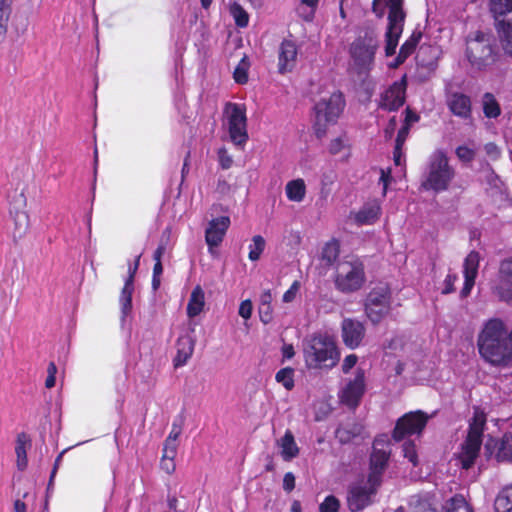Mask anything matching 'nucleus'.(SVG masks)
Instances as JSON below:
<instances>
[{"label": "nucleus", "instance_id": "obj_42", "mask_svg": "<svg viewBox=\"0 0 512 512\" xmlns=\"http://www.w3.org/2000/svg\"><path fill=\"white\" fill-rule=\"evenodd\" d=\"M404 457L407 458L413 466L418 464V456L415 448V444L412 441H407L403 444Z\"/></svg>", "mask_w": 512, "mask_h": 512}, {"label": "nucleus", "instance_id": "obj_38", "mask_svg": "<svg viewBox=\"0 0 512 512\" xmlns=\"http://www.w3.org/2000/svg\"><path fill=\"white\" fill-rule=\"evenodd\" d=\"M231 14L235 19L238 27H246L249 22L248 13L237 3H234L230 8Z\"/></svg>", "mask_w": 512, "mask_h": 512}, {"label": "nucleus", "instance_id": "obj_51", "mask_svg": "<svg viewBox=\"0 0 512 512\" xmlns=\"http://www.w3.org/2000/svg\"><path fill=\"white\" fill-rule=\"evenodd\" d=\"M219 155V162L223 169H228L232 165V158L227 154V151L225 148H221L218 151Z\"/></svg>", "mask_w": 512, "mask_h": 512}, {"label": "nucleus", "instance_id": "obj_54", "mask_svg": "<svg viewBox=\"0 0 512 512\" xmlns=\"http://www.w3.org/2000/svg\"><path fill=\"white\" fill-rule=\"evenodd\" d=\"M299 289V283L296 281L292 284V286L284 293L283 301L285 303H289L294 300L296 293Z\"/></svg>", "mask_w": 512, "mask_h": 512}, {"label": "nucleus", "instance_id": "obj_26", "mask_svg": "<svg viewBox=\"0 0 512 512\" xmlns=\"http://www.w3.org/2000/svg\"><path fill=\"white\" fill-rule=\"evenodd\" d=\"M204 299H205L204 291L202 290V288L199 285H197L193 289V291L190 295L188 305H187V315L190 318H193L202 312L204 304H205Z\"/></svg>", "mask_w": 512, "mask_h": 512}, {"label": "nucleus", "instance_id": "obj_30", "mask_svg": "<svg viewBox=\"0 0 512 512\" xmlns=\"http://www.w3.org/2000/svg\"><path fill=\"white\" fill-rule=\"evenodd\" d=\"M29 441V437L25 433L18 434L15 452L19 470H24L27 466L26 446L29 444Z\"/></svg>", "mask_w": 512, "mask_h": 512}, {"label": "nucleus", "instance_id": "obj_13", "mask_svg": "<svg viewBox=\"0 0 512 512\" xmlns=\"http://www.w3.org/2000/svg\"><path fill=\"white\" fill-rule=\"evenodd\" d=\"M388 442L385 439L377 438L373 443V452L370 456V473L368 482L374 485H381L382 474L385 471L391 454L390 450L385 449Z\"/></svg>", "mask_w": 512, "mask_h": 512}, {"label": "nucleus", "instance_id": "obj_62", "mask_svg": "<svg viewBox=\"0 0 512 512\" xmlns=\"http://www.w3.org/2000/svg\"><path fill=\"white\" fill-rule=\"evenodd\" d=\"M181 431H182L181 426L173 424L172 430H171L169 436L167 437V440L176 442L178 437L181 434Z\"/></svg>", "mask_w": 512, "mask_h": 512}, {"label": "nucleus", "instance_id": "obj_35", "mask_svg": "<svg viewBox=\"0 0 512 512\" xmlns=\"http://www.w3.org/2000/svg\"><path fill=\"white\" fill-rule=\"evenodd\" d=\"M379 208L377 206L364 207L356 214V221L360 224H369L378 218Z\"/></svg>", "mask_w": 512, "mask_h": 512}, {"label": "nucleus", "instance_id": "obj_16", "mask_svg": "<svg viewBox=\"0 0 512 512\" xmlns=\"http://www.w3.org/2000/svg\"><path fill=\"white\" fill-rule=\"evenodd\" d=\"M365 391V375L362 369H357L356 376L350 380L340 394V400L350 408H356Z\"/></svg>", "mask_w": 512, "mask_h": 512}, {"label": "nucleus", "instance_id": "obj_61", "mask_svg": "<svg viewBox=\"0 0 512 512\" xmlns=\"http://www.w3.org/2000/svg\"><path fill=\"white\" fill-rule=\"evenodd\" d=\"M140 257H141V254L137 256V258L134 261V264L130 265L128 268V277H131V281H134L135 274L139 267Z\"/></svg>", "mask_w": 512, "mask_h": 512}, {"label": "nucleus", "instance_id": "obj_7", "mask_svg": "<svg viewBox=\"0 0 512 512\" xmlns=\"http://www.w3.org/2000/svg\"><path fill=\"white\" fill-rule=\"evenodd\" d=\"M505 53L512 57V0H490Z\"/></svg>", "mask_w": 512, "mask_h": 512}, {"label": "nucleus", "instance_id": "obj_59", "mask_svg": "<svg viewBox=\"0 0 512 512\" xmlns=\"http://www.w3.org/2000/svg\"><path fill=\"white\" fill-rule=\"evenodd\" d=\"M342 148H343L342 140L340 138H336L331 141L330 146H329V151L331 154H337L341 151Z\"/></svg>", "mask_w": 512, "mask_h": 512}, {"label": "nucleus", "instance_id": "obj_43", "mask_svg": "<svg viewBox=\"0 0 512 512\" xmlns=\"http://www.w3.org/2000/svg\"><path fill=\"white\" fill-rule=\"evenodd\" d=\"M14 0H0V22H9Z\"/></svg>", "mask_w": 512, "mask_h": 512}, {"label": "nucleus", "instance_id": "obj_5", "mask_svg": "<svg viewBox=\"0 0 512 512\" xmlns=\"http://www.w3.org/2000/svg\"><path fill=\"white\" fill-rule=\"evenodd\" d=\"M485 422V414L476 411L470 422L466 440L461 445V451L457 455V460L463 469L471 468L478 457Z\"/></svg>", "mask_w": 512, "mask_h": 512}, {"label": "nucleus", "instance_id": "obj_55", "mask_svg": "<svg viewBox=\"0 0 512 512\" xmlns=\"http://www.w3.org/2000/svg\"><path fill=\"white\" fill-rule=\"evenodd\" d=\"M357 356L354 354L348 355L345 357L343 364H342V370L344 373H348L350 369H352L355 364L357 363Z\"/></svg>", "mask_w": 512, "mask_h": 512}, {"label": "nucleus", "instance_id": "obj_57", "mask_svg": "<svg viewBox=\"0 0 512 512\" xmlns=\"http://www.w3.org/2000/svg\"><path fill=\"white\" fill-rule=\"evenodd\" d=\"M456 279V275H447L446 279L444 280L445 287L442 291L443 294H449L454 291V282L456 281Z\"/></svg>", "mask_w": 512, "mask_h": 512}, {"label": "nucleus", "instance_id": "obj_28", "mask_svg": "<svg viewBox=\"0 0 512 512\" xmlns=\"http://www.w3.org/2000/svg\"><path fill=\"white\" fill-rule=\"evenodd\" d=\"M422 38L421 31H414L410 38L400 47L399 54L396 58L398 64L403 63L415 50L417 44Z\"/></svg>", "mask_w": 512, "mask_h": 512}, {"label": "nucleus", "instance_id": "obj_39", "mask_svg": "<svg viewBox=\"0 0 512 512\" xmlns=\"http://www.w3.org/2000/svg\"><path fill=\"white\" fill-rule=\"evenodd\" d=\"M249 63L247 61V57L245 56L238 66L234 70V79L238 84H245L248 81V70Z\"/></svg>", "mask_w": 512, "mask_h": 512}, {"label": "nucleus", "instance_id": "obj_36", "mask_svg": "<svg viewBox=\"0 0 512 512\" xmlns=\"http://www.w3.org/2000/svg\"><path fill=\"white\" fill-rule=\"evenodd\" d=\"M294 370L290 367L283 368L276 373V381L281 383L287 390L294 387L293 379Z\"/></svg>", "mask_w": 512, "mask_h": 512}, {"label": "nucleus", "instance_id": "obj_12", "mask_svg": "<svg viewBox=\"0 0 512 512\" xmlns=\"http://www.w3.org/2000/svg\"><path fill=\"white\" fill-rule=\"evenodd\" d=\"M225 113L228 118V129L231 140L236 145L244 144L248 139L245 109L238 104L227 103Z\"/></svg>", "mask_w": 512, "mask_h": 512}, {"label": "nucleus", "instance_id": "obj_8", "mask_svg": "<svg viewBox=\"0 0 512 512\" xmlns=\"http://www.w3.org/2000/svg\"><path fill=\"white\" fill-rule=\"evenodd\" d=\"M365 282L363 264L360 262H343L337 267L335 286L342 293H352L361 289Z\"/></svg>", "mask_w": 512, "mask_h": 512}, {"label": "nucleus", "instance_id": "obj_40", "mask_svg": "<svg viewBox=\"0 0 512 512\" xmlns=\"http://www.w3.org/2000/svg\"><path fill=\"white\" fill-rule=\"evenodd\" d=\"M339 508V500L335 496L329 495L319 505V512H338Z\"/></svg>", "mask_w": 512, "mask_h": 512}, {"label": "nucleus", "instance_id": "obj_45", "mask_svg": "<svg viewBox=\"0 0 512 512\" xmlns=\"http://www.w3.org/2000/svg\"><path fill=\"white\" fill-rule=\"evenodd\" d=\"M456 155L459 160L468 163L473 161L475 158V151L467 146H459L456 149Z\"/></svg>", "mask_w": 512, "mask_h": 512}, {"label": "nucleus", "instance_id": "obj_49", "mask_svg": "<svg viewBox=\"0 0 512 512\" xmlns=\"http://www.w3.org/2000/svg\"><path fill=\"white\" fill-rule=\"evenodd\" d=\"M177 453V443L170 440H165L163 457L175 458Z\"/></svg>", "mask_w": 512, "mask_h": 512}, {"label": "nucleus", "instance_id": "obj_6", "mask_svg": "<svg viewBox=\"0 0 512 512\" xmlns=\"http://www.w3.org/2000/svg\"><path fill=\"white\" fill-rule=\"evenodd\" d=\"M344 105L343 95L340 92H334L328 98H322L315 104L314 130L317 138L321 139L325 136L327 125L336 121Z\"/></svg>", "mask_w": 512, "mask_h": 512}, {"label": "nucleus", "instance_id": "obj_4", "mask_svg": "<svg viewBox=\"0 0 512 512\" xmlns=\"http://www.w3.org/2000/svg\"><path fill=\"white\" fill-rule=\"evenodd\" d=\"M455 177V170L449 164L446 153L436 150L430 157L426 179L421 183L424 190L445 191Z\"/></svg>", "mask_w": 512, "mask_h": 512}, {"label": "nucleus", "instance_id": "obj_32", "mask_svg": "<svg viewBox=\"0 0 512 512\" xmlns=\"http://www.w3.org/2000/svg\"><path fill=\"white\" fill-rule=\"evenodd\" d=\"M480 255L476 251H471L464 262V277L476 279L479 267Z\"/></svg>", "mask_w": 512, "mask_h": 512}, {"label": "nucleus", "instance_id": "obj_52", "mask_svg": "<svg viewBox=\"0 0 512 512\" xmlns=\"http://www.w3.org/2000/svg\"><path fill=\"white\" fill-rule=\"evenodd\" d=\"M252 314V302L250 300H245L241 302L239 307V315L244 319H249Z\"/></svg>", "mask_w": 512, "mask_h": 512}, {"label": "nucleus", "instance_id": "obj_23", "mask_svg": "<svg viewBox=\"0 0 512 512\" xmlns=\"http://www.w3.org/2000/svg\"><path fill=\"white\" fill-rule=\"evenodd\" d=\"M195 346V340L189 336H181L177 340V355L174 359V366L180 367L183 366L188 359L192 356Z\"/></svg>", "mask_w": 512, "mask_h": 512}, {"label": "nucleus", "instance_id": "obj_18", "mask_svg": "<svg viewBox=\"0 0 512 512\" xmlns=\"http://www.w3.org/2000/svg\"><path fill=\"white\" fill-rule=\"evenodd\" d=\"M229 226L230 218L228 216L214 218L209 222L205 231V241L210 251L213 247L221 244Z\"/></svg>", "mask_w": 512, "mask_h": 512}, {"label": "nucleus", "instance_id": "obj_64", "mask_svg": "<svg viewBox=\"0 0 512 512\" xmlns=\"http://www.w3.org/2000/svg\"><path fill=\"white\" fill-rule=\"evenodd\" d=\"M282 354L284 358H292L295 354L293 346L291 344H285L282 348Z\"/></svg>", "mask_w": 512, "mask_h": 512}, {"label": "nucleus", "instance_id": "obj_19", "mask_svg": "<svg viewBox=\"0 0 512 512\" xmlns=\"http://www.w3.org/2000/svg\"><path fill=\"white\" fill-rule=\"evenodd\" d=\"M485 454L488 456L495 453V458L500 461H512V435L505 434L501 440L488 439L485 446Z\"/></svg>", "mask_w": 512, "mask_h": 512}, {"label": "nucleus", "instance_id": "obj_1", "mask_svg": "<svg viewBox=\"0 0 512 512\" xmlns=\"http://www.w3.org/2000/svg\"><path fill=\"white\" fill-rule=\"evenodd\" d=\"M481 357L496 367H507L512 363V329L509 331L500 318L485 322L477 338Z\"/></svg>", "mask_w": 512, "mask_h": 512}, {"label": "nucleus", "instance_id": "obj_3", "mask_svg": "<svg viewBox=\"0 0 512 512\" xmlns=\"http://www.w3.org/2000/svg\"><path fill=\"white\" fill-rule=\"evenodd\" d=\"M306 366L310 369L332 368L339 361V352L332 337L315 334L303 340Z\"/></svg>", "mask_w": 512, "mask_h": 512}, {"label": "nucleus", "instance_id": "obj_63", "mask_svg": "<svg viewBox=\"0 0 512 512\" xmlns=\"http://www.w3.org/2000/svg\"><path fill=\"white\" fill-rule=\"evenodd\" d=\"M405 123L404 125H408L410 127L411 123L417 122L419 116L413 113L409 108L406 109Z\"/></svg>", "mask_w": 512, "mask_h": 512}, {"label": "nucleus", "instance_id": "obj_11", "mask_svg": "<svg viewBox=\"0 0 512 512\" xmlns=\"http://www.w3.org/2000/svg\"><path fill=\"white\" fill-rule=\"evenodd\" d=\"M378 43L372 34H366L363 38L356 39L350 46V55L359 69L366 70L374 60Z\"/></svg>", "mask_w": 512, "mask_h": 512}, {"label": "nucleus", "instance_id": "obj_44", "mask_svg": "<svg viewBox=\"0 0 512 512\" xmlns=\"http://www.w3.org/2000/svg\"><path fill=\"white\" fill-rule=\"evenodd\" d=\"M512 502L505 494H500L495 500L494 508L496 512H508Z\"/></svg>", "mask_w": 512, "mask_h": 512}, {"label": "nucleus", "instance_id": "obj_53", "mask_svg": "<svg viewBox=\"0 0 512 512\" xmlns=\"http://www.w3.org/2000/svg\"><path fill=\"white\" fill-rule=\"evenodd\" d=\"M295 488V476L292 472H287L283 478V489L291 492Z\"/></svg>", "mask_w": 512, "mask_h": 512}, {"label": "nucleus", "instance_id": "obj_22", "mask_svg": "<svg viewBox=\"0 0 512 512\" xmlns=\"http://www.w3.org/2000/svg\"><path fill=\"white\" fill-rule=\"evenodd\" d=\"M296 57L297 47L295 43L290 40H284L279 47V73L285 74L292 71L296 63Z\"/></svg>", "mask_w": 512, "mask_h": 512}, {"label": "nucleus", "instance_id": "obj_24", "mask_svg": "<svg viewBox=\"0 0 512 512\" xmlns=\"http://www.w3.org/2000/svg\"><path fill=\"white\" fill-rule=\"evenodd\" d=\"M363 431V425L356 421L341 423L335 431L336 438L342 444L349 443Z\"/></svg>", "mask_w": 512, "mask_h": 512}, {"label": "nucleus", "instance_id": "obj_56", "mask_svg": "<svg viewBox=\"0 0 512 512\" xmlns=\"http://www.w3.org/2000/svg\"><path fill=\"white\" fill-rule=\"evenodd\" d=\"M161 467L168 474H172L175 471L176 465L174 463V458L163 457L161 461Z\"/></svg>", "mask_w": 512, "mask_h": 512}, {"label": "nucleus", "instance_id": "obj_15", "mask_svg": "<svg viewBox=\"0 0 512 512\" xmlns=\"http://www.w3.org/2000/svg\"><path fill=\"white\" fill-rule=\"evenodd\" d=\"M428 421V416L422 411L409 412L400 417L393 430V438L402 440L405 436L420 433Z\"/></svg>", "mask_w": 512, "mask_h": 512}, {"label": "nucleus", "instance_id": "obj_17", "mask_svg": "<svg viewBox=\"0 0 512 512\" xmlns=\"http://www.w3.org/2000/svg\"><path fill=\"white\" fill-rule=\"evenodd\" d=\"M405 91V79L395 82L382 94L380 107L389 111L397 110L405 102Z\"/></svg>", "mask_w": 512, "mask_h": 512}, {"label": "nucleus", "instance_id": "obj_37", "mask_svg": "<svg viewBox=\"0 0 512 512\" xmlns=\"http://www.w3.org/2000/svg\"><path fill=\"white\" fill-rule=\"evenodd\" d=\"M253 244L250 245V251H249V259L251 261H257L262 252L264 251L266 242L265 239L261 235H255L252 238Z\"/></svg>", "mask_w": 512, "mask_h": 512}, {"label": "nucleus", "instance_id": "obj_58", "mask_svg": "<svg viewBox=\"0 0 512 512\" xmlns=\"http://www.w3.org/2000/svg\"><path fill=\"white\" fill-rule=\"evenodd\" d=\"M475 284V279L472 277H465L464 286L460 292L461 297H467Z\"/></svg>", "mask_w": 512, "mask_h": 512}, {"label": "nucleus", "instance_id": "obj_33", "mask_svg": "<svg viewBox=\"0 0 512 512\" xmlns=\"http://www.w3.org/2000/svg\"><path fill=\"white\" fill-rule=\"evenodd\" d=\"M340 247L336 240H332L325 244L322 249L321 258L328 266L332 265L339 256Z\"/></svg>", "mask_w": 512, "mask_h": 512}, {"label": "nucleus", "instance_id": "obj_47", "mask_svg": "<svg viewBox=\"0 0 512 512\" xmlns=\"http://www.w3.org/2000/svg\"><path fill=\"white\" fill-rule=\"evenodd\" d=\"M166 236V241H163V239L161 240V243L159 244L158 248L155 250L154 252V255H153V258L155 260V262L157 261H161V257L163 256V254L165 253V250H166V244L169 240V237H170V229H166L164 232H163V238Z\"/></svg>", "mask_w": 512, "mask_h": 512}, {"label": "nucleus", "instance_id": "obj_2", "mask_svg": "<svg viewBox=\"0 0 512 512\" xmlns=\"http://www.w3.org/2000/svg\"><path fill=\"white\" fill-rule=\"evenodd\" d=\"M465 55L472 69L477 71L489 70L501 58L494 35L482 31L468 36Z\"/></svg>", "mask_w": 512, "mask_h": 512}, {"label": "nucleus", "instance_id": "obj_20", "mask_svg": "<svg viewBox=\"0 0 512 512\" xmlns=\"http://www.w3.org/2000/svg\"><path fill=\"white\" fill-rule=\"evenodd\" d=\"M341 328L345 345L351 349L358 347L365 335L364 325L357 320L346 318L342 321Z\"/></svg>", "mask_w": 512, "mask_h": 512}, {"label": "nucleus", "instance_id": "obj_14", "mask_svg": "<svg viewBox=\"0 0 512 512\" xmlns=\"http://www.w3.org/2000/svg\"><path fill=\"white\" fill-rule=\"evenodd\" d=\"M491 291L499 301L512 306V257L500 262L497 283L491 287Z\"/></svg>", "mask_w": 512, "mask_h": 512}, {"label": "nucleus", "instance_id": "obj_48", "mask_svg": "<svg viewBox=\"0 0 512 512\" xmlns=\"http://www.w3.org/2000/svg\"><path fill=\"white\" fill-rule=\"evenodd\" d=\"M259 316L264 324H268L272 320V307L271 305L259 304Z\"/></svg>", "mask_w": 512, "mask_h": 512}, {"label": "nucleus", "instance_id": "obj_34", "mask_svg": "<svg viewBox=\"0 0 512 512\" xmlns=\"http://www.w3.org/2000/svg\"><path fill=\"white\" fill-rule=\"evenodd\" d=\"M445 509L447 512H473L463 496L460 495L450 498L446 502Z\"/></svg>", "mask_w": 512, "mask_h": 512}, {"label": "nucleus", "instance_id": "obj_50", "mask_svg": "<svg viewBox=\"0 0 512 512\" xmlns=\"http://www.w3.org/2000/svg\"><path fill=\"white\" fill-rule=\"evenodd\" d=\"M410 127L408 125H403L401 129L398 131L397 138H396V152L398 150H401V147L403 146L408 133H409Z\"/></svg>", "mask_w": 512, "mask_h": 512}, {"label": "nucleus", "instance_id": "obj_29", "mask_svg": "<svg viewBox=\"0 0 512 512\" xmlns=\"http://www.w3.org/2000/svg\"><path fill=\"white\" fill-rule=\"evenodd\" d=\"M306 193V186L303 179L292 180L286 185V194L289 200L300 202Z\"/></svg>", "mask_w": 512, "mask_h": 512}, {"label": "nucleus", "instance_id": "obj_9", "mask_svg": "<svg viewBox=\"0 0 512 512\" xmlns=\"http://www.w3.org/2000/svg\"><path fill=\"white\" fill-rule=\"evenodd\" d=\"M391 292L387 285L371 289L365 301V313L373 324H378L390 310Z\"/></svg>", "mask_w": 512, "mask_h": 512}, {"label": "nucleus", "instance_id": "obj_31", "mask_svg": "<svg viewBox=\"0 0 512 512\" xmlns=\"http://www.w3.org/2000/svg\"><path fill=\"white\" fill-rule=\"evenodd\" d=\"M482 106L484 115L487 118H496L500 115L501 109L499 103L492 93H485L482 97Z\"/></svg>", "mask_w": 512, "mask_h": 512}, {"label": "nucleus", "instance_id": "obj_27", "mask_svg": "<svg viewBox=\"0 0 512 512\" xmlns=\"http://www.w3.org/2000/svg\"><path fill=\"white\" fill-rule=\"evenodd\" d=\"M134 292V281H131V277H127L125 280L124 287L121 291L120 303L123 317L130 314L132 310V294Z\"/></svg>", "mask_w": 512, "mask_h": 512}, {"label": "nucleus", "instance_id": "obj_46", "mask_svg": "<svg viewBox=\"0 0 512 512\" xmlns=\"http://www.w3.org/2000/svg\"><path fill=\"white\" fill-rule=\"evenodd\" d=\"M315 8L306 6V4H303L300 2L299 6L297 7V13L298 15L305 21L310 22L313 20L315 15Z\"/></svg>", "mask_w": 512, "mask_h": 512}, {"label": "nucleus", "instance_id": "obj_25", "mask_svg": "<svg viewBox=\"0 0 512 512\" xmlns=\"http://www.w3.org/2000/svg\"><path fill=\"white\" fill-rule=\"evenodd\" d=\"M277 445L281 448V456L285 461H291L299 454V448L290 430H287L284 436L277 441Z\"/></svg>", "mask_w": 512, "mask_h": 512}, {"label": "nucleus", "instance_id": "obj_60", "mask_svg": "<svg viewBox=\"0 0 512 512\" xmlns=\"http://www.w3.org/2000/svg\"><path fill=\"white\" fill-rule=\"evenodd\" d=\"M485 152H486L488 155H490V156H492V157H494V158H497V157L499 156V154H500V152H499V148L497 147V145H496V144H494V143H492V142L487 143V144L485 145Z\"/></svg>", "mask_w": 512, "mask_h": 512}, {"label": "nucleus", "instance_id": "obj_10", "mask_svg": "<svg viewBox=\"0 0 512 512\" xmlns=\"http://www.w3.org/2000/svg\"><path fill=\"white\" fill-rule=\"evenodd\" d=\"M380 485L360 481L352 483L348 488L347 505L351 512H358L372 503V497L377 493Z\"/></svg>", "mask_w": 512, "mask_h": 512}, {"label": "nucleus", "instance_id": "obj_21", "mask_svg": "<svg viewBox=\"0 0 512 512\" xmlns=\"http://www.w3.org/2000/svg\"><path fill=\"white\" fill-rule=\"evenodd\" d=\"M446 102L453 115L465 120L471 117L472 104L469 96L460 92L449 93Z\"/></svg>", "mask_w": 512, "mask_h": 512}, {"label": "nucleus", "instance_id": "obj_41", "mask_svg": "<svg viewBox=\"0 0 512 512\" xmlns=\"http://www.w3.org/2000/svg\"><path fill=\"white\" fill-rule=\"evenodd\" d=\"M16 231L19 235L26 233L29 227V216L25 211H18L15 215Z\"/></svg>", "mask_w": 512, "mask_h": 512}]
</instances>
